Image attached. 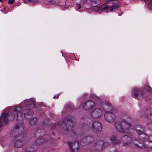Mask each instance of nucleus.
Here are the masks:
<instances>
[{
	"label": "nucleus",
	"instance_id": "obj_1",
	"mask_svg": "<svg viewBox=\"0 0 152 152\" xmlns=\"http://www.w3.org/2000/svg\"><path fill=\"white\" fill-rule=\"evenodd\" d=\"M139 140L135 139L134 137L131 138L132 142L137 146L142 149H144L146 148H152V142L148 144L150 142L149 136L145 133H143L139 136Z\"/></svg>",
	"mask_w": 152,
	"mask_h": 152
},
{
	"label": "nucleus",
	"instance_id": "obj_2",
	"mask_svg": "<svg viewBox=\"0 0 152 152\" xmlns=\"http://www.w3.org/2000/svg\"><path fill=\"white\" fill-rule=\"evenodd\" d=\"M110 140L113 145H119L121 142H123V145L126 146L129 145L132 142L131 137L126 135L121 137L120 139H118L117 136L113 135L110 137Z\"/></svg>",
	"mask_w": 152,
	"mask_h": 152
},
{
	"label": "nucleus",
	"instance_id": "obj_3",
	"mask_svg": "<svg viewBox=\"0 0 152 152\" xmlns=\"http://www.w3.org/2000/svg\"><path fill=\"white\" fill-rule=\"evenodd\" d=\"M114 126L116 130L121 133H129L132 125L125 120L117 121L114 123Z\"/></svg>",
	"mask_w": 152,
	"mask_h": 152
},
{
	"label": "nucleus",
	"instance_id": "obj_4",
	"mask_svg": "<svg viewBox=\"0 0 152 152\" xmlns=\"http://www.w3.org/2000/svg\"><path fill=\"white\" fill-rule=\"evenodd\" d=\"M59 124L61 125L64 130L67 131L73 132L72 129L74 124L72 116H68L62 121H60Z\"/></svg>",
	"mask_w": 152,
	"mask_h": 152
},
{
	"label": "nucleus",
	"instance_id": "obj_5",
	"mask_svg": "<svg viewBox=\"0 0 152 152\" xmlns=\"http://www.w3.org/2000/svg\"><path fill=\"white\" fill-rule=\"evenodd\" d=\"M80 124L84 129L87 130L89 128H91L93 132L96 133H99L102 130V124L99 122L96 121L92 122L89 125L84 123H81Z\"/></svg>",
	"mask_w": 152,
	"mask_h": 152
},
{
	"label": "nucleus",
	"instance_id": "obj_6",
	"mask_svg": "<svg viewBox=\"0 0 152 152\" xmlns=\"http://www.w3.org/2000/svg\"><path fill=\"white\" fill-rule=\"evenodd\" d=\"M35 101L33 99H26L22 103H25L26 106V108L27 110H29V112H30V114H32L33 113V112L31 110V109L35 107L34 104Z\"/></svg>",
	"mask_w": 152,
	"mask_h": 152
},
{
	"label": "nucleus",
	"instance_id": "obj_7",
	"mask_svg": "<svg viewBox=\"0 0 152 152\" xmlns=\"http://www.w3.org/2000/svg\"><path fill=\"white\" fill-rule=\"evenodd\" d=\"M115 115L112 112L107 111L104 113V119L109 123H111L113 122L115 120Z\"/></svg>",
	"mask_w": 152,
	"mask_h": 152
},
{
	"label": "nucleus",
	"instance_id": "obj_8",
	"mask_svg": "<svg viewBox=\"0 0 152 152\" xmlns=\"http://www.w3.org/2000/svg\"><path fill=\"white\" fill-rule=\"evenodd\" d=\"M132 94L137 99L141 100L142 99L144 96L142 88L140 89L134 88L132 90Z\"/></svg>",
	"mask_w": 152,
	"mask_h": 152
},
{
	"label": "nucleus",
	"instance_id": "obj_9",
	"mask_svg": "<svg viewBox=\"0 0 152 152\" xmlns=\"http://www.w3.org/2000/svg\"><path fill=\"white\" fill-rule=\"evenodd\" d=\"M102 111L99 108H96L93 110L91 113V116L94 118H97L101 116Z\"/></svg>",
	"mask_w": 152,
	"mask_h": 152
},
{
	"label": "nucleus",
	"instance_id": "obj_10",
	"mask_svg": "<svg viewBox=\"0 0 152 152\" xmlns=\"http://www.w3.org/2000/svg\"><path fill=\"white\" fill-rule=\"evenodd\" d=\"M68 144L72 152H75V150L77 151L78 150L79 144L77 141H75L73 142H68Z\"/></svg>",
	"mask_w": 152,
	"mask_h": 152
},
{
	"label": "nucleus",
	"instance_id": "obj_11",
	"mask_svg": "<svg viewBox=\"0 0 152 152\" xmlns=\"http://www.w3.org/2000/svg\"><path fill=\"white\" fill-rule=\"evenodd\" d=\"M94 102L91 100L86 102L83 106V109L85 110H88L94 107Z\"/></svg>",
	"mask_w": 152,
	"mask_h": 152
},
{
	"label": "nucleus",
	"instance_id": "obj_12",
	"mask_svg": "<svg viewBox=\"0 0 152 152\" xmlns=\"http://www.w3.org/2000/svg\"><path fill=\"white\" fill-rule=\"evenodd\" d=\"M106 143H104L102 141H97L95 145L96 150L100 151L102 150L104 146H105Z\"/></svg>",
	"mask_w": 152,
	"mask_h": 152
},
{
	"label": "nucleus",
	"instance_id": "obj_13",
	"mask_svg": "<svg viewBox=\"0 0 152 152\" xmlns=\"http://www.w3.org/2000/svg\"><path fill=\"white\" fill-rule=\"evenodd\" d=\"M113 3L114 4L111 6H106L103 8V10L106 11L109 10L110 11H112L116 9L118 7V6L117 4H115V3Z\"/></svg>",
	"mask_w": 152,
	"mask_h": 152
},
{
	"label": "nucleus",
	"instance_id": "obj_14",
	"mask_svg": "<svg viewBox=\"0 0 152 152\" xmlns=\"http://www.w3.org/2000/svg\"><path fill=\"white\" fill-rule=\"evenodd\" d=\"M91 1V4L92 7H96L99 5L100 3L99 0H89ZM82 2L85 3L87 0H80Z\"/></svg>",
	"mask_w": 152,
	"mask_h": 152
},
{
	"label": "nucleus",
	"instance_id": "obj_15",
	"mask_svg": "<svg viewBox=\"0 0 152 152\" xmlns=\"http://www.w3.org/2000/svg\"><path fill=\"white\" fill-rule=\"evenodd\" d=\"M102 108L105 111L110 110L113 109L112 106L110 104V103L107 102H106L103 104Z\"/></svg>",
	"mask_w": 152,
	"mask_h": 152
},
{
	"label": "nucleus",
	"instance_id": "obj_16",
	"mask_svg": "<svg viewBox=\"0 0 152 152\" xmlns=\"http://www.w3.org/2000/svg\"><path fill=\"white\" fill-rule=\"evenodd\" d=\"M139 115L141 116L145 115L148 118L149 116H151L152 115L151 109L150 108L146 109L144 113L142 114H139Z\"/></svg>",
	"mask_w": 152,
	"mask_h": 152
},
{
	"label": "nucleus",
	"instance_id": "obj_17",
	"mask_svg": "<svg viewBox=\"0 0 152 152\" xmlns=\"http://www.w3.org/2000/svg\"><path fill=\"white\" fill-rule=\"evenodd\" d=\"M136 132L137 133L140 135L143 134L144 132V128L140 126H138L136 128Z\"/></svg>",
	"mask_w": 152,
	"mask_h": 152
},
{
	"label": "nucleus",
	"instance_id": "obj_18",
	"mask_svg": "<svg viewBox=\"0 0 152 152\" xmlns=\"http://www.w3.org/2000/svg\"><path fill=\"white\" fill-rule=\"evenodd\" d=\"M94 140V138L93 137L89 136L83 138L82 140L83 141H86V142L90 143Z\"/></svg>",
	"mask_w": 152,
	"mask_h": 152
},
{
	"label": "nucleus",
	"instance_id": "obj_19",
	"mask_svg": "<svg viewBox=\"0 0 152 152\" xmlns=\"http://www.w3.org/2000/svg\"><path fill=\"white\" fill-rule=\"evenodd\" d=\"M47 141L45 139L43 138H40L37 139L35 141V143L36 145H40L44 143Z\"/></svg>",
	"mask_w": 152,
	"mask_h": 152
},
{
	"label": "nucleus",
	"instance_id": "obj_20",
	"mask_svg": "<svg viewBox=\"0 0 152 152\" xmlns=\"http://www.w3.org/2000/svg\"><path fill=\"white\" fill-rule=\"evenodd\" d=\"M23 145V143L20 140H17L15 143V146L16 148H20Z\"/></svg>",
	"mask_w": 152,
	"mask_h": 152
},
{
	"label": "nucleus",
	"instance_id": "obj_21",
	"mask_svg": "<svg viewBox=\"0 0 152 152\" xmlns=\"http://www.w3.org/2000/svg\"><path fill=\"white\" fill-rule=\"evenodd\" d=\"M91 96L94 100V101L97 104H99L101 103V100L98 97H97L95 95H92Z\"/></svg>",
	"mask_w": 152,
	"mask_h": 152
},
{
	"label": "nucleus",
	"instance_id": "obj_22",
	"mask_svg": "<svg viewBox=\"0 0 152 152\" xmlns=\"http://www.w3.org/2000/svg\"><path fill=\"white\" fill-rule=\"evenodd\" d=\"M142 90L143 92V93L147 91H150L151 92H152V89L151 87L149 86H145L142 88Z\"/></svg>",
	"mask_w": 152,
	"mask_h": 152
},
{
	"label": "nucleus",
	"instance_id": "obj_23",
	"mask_svg": "<svg viewBox=\"0 0 152 152\" xmlns=\"http://www.w3.org/2000/svg\"><path fill=\"white\" fill-rule=\"evenodd\" d=\"M28 112L27 113H25V114L24 115V117L26 119H30L32 117V115L33 113L32 114H30V112H29V110H27Z\"/></svg>",
	"mask_w": 152,
	"mask_h": 152
},
{
	"label": "nucleus",
	"instance_id": "obj_24",
	"mask_svg": "<svg viewBox=\"0 0 152 152\" xmlns=\"http://www.w3.org/2000/svg\"><path fill=\"white\" fill-rule=\"evenodd\" d=\"M37 122V118H36L32 119L30 121V124L32 125H35Z\"/></svg>",
	"mask_w": 152,
	"mask_h": 152
},
{
	"label": "nucleus",
	"instance_id": "obj_25",
	"mask_svg": "<svg viewBox=\"0 0 152 152\" xmlns=\"http://www.w3.org/2000/svg\"><path fill=\"white\" fill-rule=\"evenodd\" d=\"M147 125L148 128L152 131V122L147 123Z\"/></svg>",
	"mask_w": 152,
	"mask_h": 152
},
{
	"label": "nucleus",
	"instance_id": "obj_26",
	"mask_svg": "<svg viewBox=\"0 0 152 152\" xmlns=\"http://www.w3.org/2000/svg\"><path fill=\"white\" fill-rule=\"evenodd\" d=\"M35 151H36L35 150H32L31 148L30 149H28V148H27L25 152H35Z\"/></svg>",
	"mask_w": 152,
	"mask_h": 152
},
{
	"label": "nucleus",
	"instance_id": "obj_27",
	"mask_svg": "<svg viewBox=\"0 0 152 152\" xmlns=\"http://www.w3.org/2000/svg\"><path fill=\"white\" fill-rule=\"evenodd\" d=\"M29 1L33 2L34 3H37L38 2L37 0H28Z\"/></svg>",
	"mask_w": 152,
	"mask_h": 152
},
{
	"label": "nucleus",
	"instance_id": "obj_28",
	"mask_svg": "<svg viewBox=\"0 0 152 152\" xmlns=\"http://www.w3.org/2000/svg\"><path fill=\"white\" fill-rule=\"evenodd\" d=\"M76 6V8L77 10L79 9L81 7V5L79 4H77Z\"/></svg>",
	"mask_w": 152,
	"mask_h": 152
},
{
	"label": "nucleus",
	"instance_id": "obj_29",
	"mask_svg": "<svg viewBox=\"0 0 152 152\" xmlns=\"http://www.w3.org/2000/svg\"><path fill=\"white\" fill-rule=\"evenodd\" d=\"M148 4L150 6L151 9H152V0H150L148 2Z\"/></svg>",
	"mask_w": 152,
	"mask_h": 152
},
{
	"label": "nucleus",
	"instance_id": "obj_30",
	"mask_svg": "<svg viewBox=\"0 0 152 152\" xmlns=\"http://www.w3.org/2000/svg\"><path fill=\"white\" fill-rule=\"evenodd\" d=\"M14 0H9L8 3L10 4H12L14 2Z\"/></svg>",
	"mask_w": 152,
	"mask_h": 152
},
{
	"label": "nucleus",
	"instance_id": "obj_31",
	"mask_svg": "<svg viewBox=\"0 0 152 152\" xmlns=\"http://www.w3.org/2000/svg\"><path fill=\"white\" fill-rule=\"evenodd\" d=\"M41 131V130H38L36 132V134H38L39 132H40Z\"/></svg>",
	"mask_w": 152,
	"mask_h": 152
},
{
	"label": "nucleus",
	"instance_id": "obj_32",
	"mask_svg": "<svg viewBox=\"0 0 152 152\" xmlns=\"http://www.w3.org/2000/svg\"><path fill=\"white\" fill-rule=\"evenodd\" d=\"M114 0H108L107 1V3H108L109 1H111L112 2V3L113 2V1Z\"/></svg>",
	"mask_w": 152,
	"mask_h": 152
},
{
	"label": "nucleus",
	"instance_id": "obj_33",
	"mask_svg": "<svg viewBox=\"0 0 152 152\" xmlns=\"http://www.w3.org/2000/svg\"><path fill=\"white\" fill-rule=\"evenodd\" d=\"M56 125L55 124H53L52 126H53V127L54 129L55 128V127H56Z\"/></svg>",
	"mask_w": 152,
	"mask_h": 152
},
{
	"label": "nucleus",
	"instance_id": "obj_34",
	"mask_svg": "<svg viewBox=\"0 0 152 152\" xmlns=\"http://www.w3.org/2000/svg\"><path fill=\"white\" fill-rule=\"evenodd\" d=\"M51 116H53V115L52 114H51Z\"/></svg>",
	"mask_w": 152,
	"mask_h": 152
},
{
	"label": "nucleus",
	"instance_id": "obj_35",
	"mask_svg": "<svg viewBox=\"0 0 152 152\" xmlns=\"http://www.w3.org/2000/svg\"><path fill=\"white\" fill-rule=\"evenodd\" d=\"M53 135H55V133L54 132H53Z\"/></svg>",
	"mask_w": 152,
	"mask_h": 152
},
{
	"label": "nucleus",
	"instance_id": "obj_36",
	"mask_svg": "<svg viewBox=\"0 0 152 152\" xmlns=\"http://www.w3.org/2000/svg\"><path fill=\"white\" fill-rule=\"evenodd\" d=\"M0 1L1 2H2V1H3V0H0Z\"/></svg>",
	"mask_w": 152,
	"mask_h": 152
},
{
	"label": "nucleus",
	"instance_id": "obj_37",
	"mask_svg": "<svg viewBox=\"0 0 152 152\" xmlns=\"http://www.w3.org/2000/svg\"><path fill=\"white\" fill-rule=\"evenodd\" d=\"M57 98L58 99V96H57Z\"/></svg>",
	"mask_w": 152,
	"mask_h": 152
},
{
	"label": "nucleus",
	"instance_id": "obj_38",
	"mask_svg": "<svg viewBox=\"0 0 152 152\" xmlns=\"http://www.w3.org/2000/svg\"><path fill=\"white\" fill-rule=\"evenodd\" d=\"M115 152H118V151H115Z\"/></svg>",
	"mask_w": 152,
	"mask_h": 152
},
{
	"label": "nucleus",
	"instance_id": "obj_39",
	"mask_svg": "<svg viewBox=\"0 0 152 152\" xmlns=\"http://www.w3.org/2000/svg\"><path fill=\"white\" fill-rule=\"evenodd\" d=\"M40 135L43 136V134H42V135L41 134Z\"/></svg>",
	"mask_w": 152,
	"mask_h": 152
}]
</instances>
